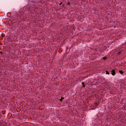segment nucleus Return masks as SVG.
I'll return each instance as SVG.
<instances>
[{"mask_svg":"<svg viewBox=\"0 0 126 126\" xmlns=\"http://www.w3.org/2000/svg\"><path fill=\"white\" fill-rule=\"evenodd\" d=\"M64 98L63 97H62L61 99H60V101H63V100Z\"/></svg>","mask_w":126,"mask_h":126,"instance_id":"4","label":"nucleus"},{"mask_svg":"<svg viewBox=\"0 0 126 126\" xmlns=\"http://www.w3.org/2000/svg\"><path fill=\"white\" fill-rule=\"evenodd\" d=\"M61 4H62V3L60 4V5H61Z\"/></svg>","mask_w":126,"mask_h":126,"instance_id":"10","label":"nucleus"},{"mask_svg":"<svg viewBox=\"0 0 126 126\" xmlns=\"http://www.w3.org/2000/svg\"><path fill=\"white\" fill-rule=\"evenodd\" d=\"M69 3H70L69 2H68V5L69 4Z\"/></svg>","mask_w":126,"mask_h":126,"instance_id":"9","label":"nucleus"},{"mask_svg":"<svg viewBox=\"0 0 126 126\" xmlns=\"http://www.w3.org/2000/svg\"><path fill=\"white\" fill-rule=\"evenodd\" d=\"M111 74L112 75H113V76L116 75V71L115 70H112L111 71Z\"/></svg>","mask_w":126,"mask_h":126,"instance_id":"1","label":"nucleus"},{"mask_svg":"<svg viewBox=\"0 0 126 126\" xmlns=\"http://www.w3.org/2000/svg\"><path fill=\"white\" fill-rule=\"evenodd\" d=\"M82 84L83 85V87H84V82H82Z\"/></svg>","mask_w":126,"mask_h":126,"instance_id":"7","label":"nucleus"},{"mask_svg":"<svg viewBox=\"0 0 126 126\" xmlns=\"http://www.w3.org/2000/svg\"><path fill=\"white\" fill-rule=\"evenodd\" d=\"M121 54V52H118V55H120Z\"/></svg>","mask_w":126,"mask_h":126,"instance_id":"8","label":"nucleus"},{"mask_svg":"<svg viewBox=\"0 0 126 126\" xmlns=\"http://www.w3.org/2000/svg\"><path fill=\"white\" fill-rule=\"evenodd\" d=\"M106 74H110V73H109V72H108L107 71H106Z\"/></svg>","mask_w":126,"mask_h":126,"instance_id":"6","label":"nucleus"},{"mask_svg":"<svg viewBox=\"0 0 126 126\" xmlns=\"http://www.w3.org/2000/svg\"><path fill=\"white\" fill-rule=\"evenodd\" d=\"M119 72H120V73H121V74H123V73H124V72L122 70L119 71Z\"/></svg>","mask_w":126,"mask_h":126,"instance_id":"2","label":"nucleus"},{"mask_svg":"<svg viewBox=\"0 0 126 126\" xmlns=\"http://www.w3.org/2000/svg\"><path fill=\"white\" fill-rule=\"evenodd\" d=\"M102 59H103V60H106V59H107V58H106V57H103Z\"/></svg>","mask_w":126,"mask_h":126,"instance_id":"5","label":"nucleus"},{"mask_svg":"<svg viewBox=\"0 0 126 126\" xmlns=\"http://www.w3.org/2000/svg\"><path fill=\"white\" fill-rule=\"evenodd\" d=\"M98 104H97V103H94V107H97V105Z\"/></svg>","mask_w":126,"mask_h":126,"instance_id":"3","label":"nucleus"}]
</instances>
